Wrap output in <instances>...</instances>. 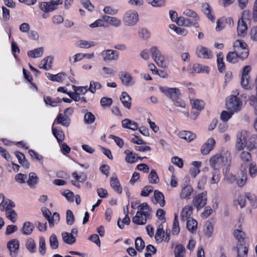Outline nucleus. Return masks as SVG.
Here are the masks:
<instances>
[{
	"label": "nucleus",
	"mask_w": 257,
	"mask_h": 257,
	"mask_svg": "<svg viewBox=\"0 0 257 257\" xmlns=\"http://www.w3.org/2000/svg\"><path fill=\"white\" fill-rule=\"evenodd\" d=\"M139 20L138 13L136 11L133 10L127 11L123 17V22L127 26H135Z\"/></svg>",
	"instance_id": "4"
},
{
	"label": "nucleus",
	"mask_w": 257,
	"mask_h": 257,
	"mask_svg": "<svg viewBox=\"0 0 257 257\" xmlns=\"http://www.w3.org/2000/svg\"><path fill=\"white\" fill-rule=\"evenodd\" d=\"M102 19L105 22L113 27H118L121 25V22L120 20L116 17L104 15L102 16Z\"/></svg>",
	"instance_id": "18"
},
{
	"label": "nucleus",
	"mask_w": 257,
	"mask_h": 257,
	"mask_svg": "<svg viewBox=\"0 0 257 257\" xmlns=\"http://www.w3.org/2000/svg\"><path fill=\"white\" fill-rule=\"evenodd\" d=\"M102 86L101 84L97 81H91L89 90L92 93H94L96 90L101 89Z\"/></svg>",
	"instance_id": "53"
},
{
	"label": "nucleus",
	"mask_w": 257,
	"mask_h": 257,
	"mask_svg": "<svg viewBox=\"0 0 257 257\" xmlns=\"http://www.w3.org/2000/svg\"><path fill=\"white\" fill-rule=\"evenodd\" d=\"M63 3L62 0H49V2H43L39 3V8L43 12L49 13L58 9L59 5Z\"/></svg>",
	"instance_id": "5"
},
{
	"label": "nucleus",
	"mask_w": 257,
	"mask_h": 257,
	"mask_svg": "<svg viewBox=\"0 0 257 257\" xmlns=\"http://www.w3.org/2000/svg\"><path fill=\"white\" fill-rule=\"evenodd\" d=\"M148 180L151 184H157L159 181L158 176L154 169L152 170L148 176Z\"/></svg>",
	"instance_id": "46"
},
{
	"label": "nucleus",
	"mask_w": 257,
	"mask_h": 257,
	"mask_svg": "<svg viewBox=\"0 0 257 257\" xmlns=\"http://www.w3.org/2000/svg\"><path fill=\"white\" fill-rule=\"evenodd\" d=\"M247 27L245 22L242 20H239L238 22L237 35L241 37L245 35L247 32Z\"/></svg>",
	"instance_id": "23"
},
{
	"label": "nucleus",
	"mask_w": 257,
	"mask_h": 257,
	"mask_svg": "<svg viewBox=\"0 0 257 257\" xmlns=\"http://www.w3.org/2000/svg\"><path fill=\"white\" fill-rule=\"evenodd\" d=\"M180 231V227L178 219V215L175 214L173 221L172 233L174 234H178Z\"/></svg>",
	"instance_id": "55"
},
{
	"label": "nucleus",
	"mask_w": 257,
	"mask_h": 257,
	"mask_svg": "<svg viewBox=\"0 0 257 257\" xmlns=\"http://www.w3.org/2000/svg\"><path fill=\"white\" fill-rule=\"evenodd\" d=\"M193 188L190 185H186L182 187L180 193V197L182 199L189 200L193 196Z\"/></svg>",
	"instance_id": "11"
},
{
	"label": "nucleus",
	"mask_w": 257,
	"mask_h": 257,
	"mask_svg": "<svg viewBox=\"0 0 257 257\" xmlns=\"http://www.w3.org/2000/svg\"><path fill=\"white\" fill-rule=\"evenodd\" d=\"M215 145V140L213 138L209 139L201 147V152L202 154L204 155L209 154L210 151L213 149Z\"/></svg>",
	"instance_id": "13"
},
{
	"label": "nucleus",
	"mask_w": 257,
	"mask_h": 257,
	"mask_svg": "<svg viewBox=\"0 0 257 257\" xmlns=\"http://www.w3.org/2000/svg\"><path fill=\"white\" fill-rule=\"evenodd\" d=\"M165 232L163 230V226L162 224L159 225L157 229V232L155 235V239L157 242H160L162 241L165 236Z\"/></svg>",
	"instance_id": "35"
},
{
	"label": "nucleus",
	"mask_w": 257,
	"mask_h": 257,
	"mask_svg": "<svg viewBox=\"0 0 257 257\" xmlns=\"http://www.w3.org/2000/svg\"><path fill=\"white\" fill-rule=\"evenodd\" d=\"M155 62L158 65V66L163 68H166L167 67V62L166 57L163 54H161L157 59H155Z\"/></svg>",
	"instance_id": "38"
},
{
	"label": "nucleus",
	"mask_w": 257,
	"mask_h": 257,
	"mask_svg": "<svg viewBox=\"0 0 257 257\" xmlns=\"http://www.w3.org/2000/svg\"><path fill=\"white\" fill-rule=\"evenodd\" d=\"M137 213L148 218L151 214V210L149 206L147 203H143L138 206V211Z\"/></svg>",
	"instance_id": "20"
},
{
	"label": "nucleus",
	"mask_w": 257,
	"mask_h": 257,
	"mask_svg": "<svg viewBox=\"0 0 257 257\" xmlns=\"http://www.w3.org/2000/svg\"><path fill=\"white\" fill-rule=\"evenodd\" d=\"M122 126L124 128H127L136 131L139 128V125L137 122L130 119L126 118L121 121Z\"/></svg>",
	"instance_id": "16"
},
{
	"label": "nucleus",
	"mask_w": 257,
	"mask_h": 257,
	"mask_svg": "<svg viewBox=\"0 0 257 257\" xmlns=\"http://www.w3.org/2000/svg\"><path fill=\"white\" fill-rule=\"evenodd\" d=\"M44 49L43 47L36 48L34 50L29 51L28 55L29 57L36 58L41 57L43 54Z\"/></svg>",
	"instance_id": "26"
},
{
	"label": "nucleus",
	"mask_w": 257,
	"mask_h": 257,
	"mask_svg": "<svg viewBox=\"0 0 257 257\" xmlns=\"http://www.w3.org/2000/svg\"><path fill=\"white\" fill-rule=\"evenodd\" d=\"M34 228V225L30 222H26L23 225L22 232L25 235H30L32 233Z\"/></svg>",
	"instance_id": "37"
},
{
	"label": "nucleus",
	"mask_w": 257,
	"mask_h": 257,
	"mask_svg": "<svg viewBox=\"0 0 257 257\" xmlns=\"http://www.w3.org/2000/svg\"><path fill=\"white\" fill-rule=\"evenodd\" d=\"M240 164H241V170H245L246 167L250 164L251 163V155L250 153L247 152H242L240 155Z\"/></svg>",
	"instance_id": "12"
},
{
	"label": "nucleus",
	"mask_w": 257,
	"mask_h": 257,
	"mask_svg": "<svg viewBox=\"0 0 257 257\" xmlns=\"http://www.w3.org/2000/svg\"><path fill=\"white\" fill-rule=\"evenodd\" d=\"M193 208L190 205L184 206L181 211L180 217L182 221L185 222L192 215Z\"/></svg>",
	"instance_id": "17"
},
{
	"label": "nucleus",
	"mask_w": 257,
	"mask_h": 257,
	"mask_svg": "<svg viewBox=\"0 0 257 257\" xmlns=\"http://www.w3.org/2000/svg\"><path fill=\"white\" fill-rule=\"evenodd\" d=\"M120 100L123 105L126 108L130 109L131 107V98L126 92H122Z\"/></svg>",
	"instance_id": "22"
},
{
	"label": "nucleus",
	"mask_w": 257,
	"mask_h": 257,
	"mask_svg": "<svg viewBox=\"0 0 257 257\" xmlns=\"http://www.w3.org/2000/svg\"><path fill=\"white\" fill-rule=\"evenodd\" d=\"M207 200V193L202 192L198 194L193 198L192 203L197 210H199L206 204Z\"/></svg>",
	"instance_id": "7"
},
{
	"label": "nucleus",
	"mask_w": 257,
	"mask_h": 257,
	"mask_svg": "<svg viewBox=\"0 0 257 257\" xmlns=\"http://www.w3.org/2000/svg\"><path fill=\"white\" fill-rule=\"evenodd\" d=\"M183 14L187 17L193 18V20H196L197 22L199 20L197 14L195 12L190 9L185 10L183 12Z\"/></svg>",
	"instance_id": "63"
},
{
	"label": "nucleus",
	"mask_w": 257,
	"mask_h": 257,
	"mask_svg": "<svg viewBox=\"0 0 257 257\" xmlns=\"http://www.w3.org/2000/svg\"><path fill=\"white\" fill-rule=\"evenodd\" d=\"M175 257H184L185 248L181 244L177 245L174 250Z\"/></svg>",
	"instance_id": "47"
},
{
	"label": "nucleus",
	"mask_w": 257,
	"mask_h": 257,
	"mask_svg": "<svg viewBox=\"0 0 257 257\" xmlns=\"http://www.w3.org/2000/svg\"><path fill=\"white\" fill-rule=\"evenodd\" d=\"M56 121L57 123L62 125L64 127H68L70 124V117L66 115H64L62 113H59L57 115Z\"/></svg>",
	"instance_id": "15"
},
{
	"label": "nucleus",
	"mask_w": 257,
	"mask_h": 257,
	"mask_svg": "<svg viewBox=\"0 0 257 257\" xmlns=\"http://www.w3.org/2000/svg\"><path fill=\"white\" fill-rule=\"evenodd\" d=\"M52 63V58L50 57H47L41 61L39 65L40 69L48 70L51 68Z\"/></svg>",
	"instance_id": "30"
},
{
	"label": "nucleus",
	"mask_w": 257,
	"mask_h": 257,
	"mask_svg": "<svg viewBox=\"0 0 257 257\" xmlns=\"http://www.w3.org/2000/svg\"><path fill=\"white\" fill-rule=\"evenodd\" d=\"M191 103L193 109H196L198 111H201L204 107V102L199 99H191Z\"/></svg>",
	"instance_id": "39"
},
{
	"label": "nucleus",
	"mask_w": 257,
	"mask_h": 257,
	"mask_svg": "<svg viewBox=\"0 0 257 257\" xmlns=\"http://www.w3.org/2000/svg\"><path fill=\"white\" fill-rule=\"evenodd\" d=\"M235 112L232 111H227L224 110L222 111L220 114V118L224 122L227 121L231 117L232 115Z\"/></svg>",
	"instance_id": "59"
},
{
	"label": "nucleus",
	"mask_w": 257,
	"mask_h": 257,
	"mask_svg": "<svg viewBox=\"0 0 257 257\" xmlns=\"http://www.w3.org/2000/svg\"><path fill=\"white\" fill-rule=\"evenodd\" d=\"M238 94L239 92L236 91L234 92V95H231L226 99V107L229 111L235 112L241 109L242 101L236 96Z\"/></svg>",
	"instance_id": "2"
},
{
	"label": "nucleus",
	"mask_w": 257,
	"mask_h": 257,
	"mask_svg": "<svg viewBox=\"0 0 257 257\" xmlns=\"http://www.w3.org/2000/svg\"><path fill=\"white\" fill-rule=\"evenodd\" d=\"M140 38L144 40H147L150 38V33L149 31L145 28L140 29L138 32Z\"/></svg>",
	"instance_id": "61"
},
{
	"label": "nucleus",
	"mask_w": 257,
	"mask_h": 257,
	"mask_svg": "<svg viewBox=\"0 0 257 257\" xmlns=\"http://www.w3.org/2000/svg\"><path fill=\"white\" fill-rule=\"evenodd\" d=\"M240 57L238 54L233 52H229L227 55L226 60L227 62L231 63H235L238 61Z\"/></svg>",
	"instance_id": "34"
},
{
	"label": "nucleus",
	"mask_w": 257,
	"mask_h": 257,
	"mask_svg": "<svg viewBox=\"0 0 257 257\" xmlns=\"http://www.w3.org/2000/svg\"><path fill=\"white\" fill-rule=\"evenodd\" d=\"M103 60L105 62L115 61L118 58L119 53L117 51L111 49L103 50L101 53Z\"/></svg>",
	"instance_id": "9"
},
{
	"label": "nucleus",
	"mask_w": 257,
	"mask_h": 257,
	"mask_svg": "<svg viewBox=\"0 0 257 257\" xmlns=\"http://www.w3.org/2000/svg\"><path fill=\"white\" fill-rule=\"evenodd\" d=\"M96 43L93 41L79 40L77 42V46L81 48L88 49L96 45Z\"/></svg>",
	"instance_id": "31"
},
{
	"label": "nucleus",
	"mask_w": 257,
	"mask_h": 257,
	"mask_svg": "<svg viewBox=\"0 0 257 257\" xmlns=\"http://www.w3.org/2000/svg\"><path fill=\"white\" fill-rule=\"evenodd\" d=\"M94 115L90 112H86L84 116V120L86 124H91L95 120Z\"/></svg>",
	"instance_id": "57"
},
{
	"label": "nucleus",
	"mask_w": 257,
	"mask_h": 257,
	"mask_svg": "<svg viewBox=\"0 0 257 257\" xmlns=\"http://www.w3.org/2000/svg\"><path fill=\"white\" fill-rule=\"evenodd\" d=\"M110 185L113 189L117 193L120 194L122 189L115 174L112 175L110 179Z\"/></svg>",
	"instance_id": "14"
},
{
	"label": "nucleus",
	"mask_w": 257,
	"mask_h": 257,
	"mask_svg": "<svg viewBox=\"0 0 257 257\" xmlns=\"http://www.w3.org/2000/svg\"><path fill=\"white\" fill-rule=\"evenodd\" d=\"M246 148L249 150L257 148V135L250 136L246 143Z\"/></svg>",
	"instance_id": "24"
},
{
	"label": "nucleus",
	"mask_w": 257,
	"mask_h": 257,
	"mask_svg": "<svg viewBox=\"0 0 257 257\" xmlns=\"http://www.w3.org/2000/svg\"><path fill=\"white\" fill-rule=\"evenodd\" d=\"M248 166L250 176L252 178L255 177L257 175V167L256 164L254 163H251Z\"/></svg>",
	"instance_id": "64"
},
{
	"label": "nucleus",
	"mask_w": 257,
	"mask_h": 257,
	"mask_svg": "<svg viewBox=\"0 0 257 257\" xmlns=\"http://www.w3.org/2000/svg\"><path fill=\"white\" fill-rule=\"evenodd\" d=\"M49 243L50 247L53 249H56L59 246V242L56 235L55 234H52L49 239Z\"/></svg>",
	"instance_id": "51"
},
{
	"label": "nucleus",
	"mask_w": 257,
	"mask_h": 257,
	"mask_svg": "<svg viewBox=\"0 0 257 257\" xmlns=\"http://www.w3.org/2000/svg\"><path fill=\"white\" fill-rule=\"evenodd\" d=\"M196 54L199 58L206 59H212L213 56L211 50L202 45L197 47Z\"/></svg>",
	"instance_id": "8"
},
{
	"label": "nucleus",
	"mask_w": 257,
	"mask_h": 257,
	"mask_svg": "<svg viewBox=\"0 0 257 257\" xmlns=\"http://www.w3.org/2000/svg\"><path fill=\"white\" fill-rule=\"evenodd\" d=\"M135 245L137 250L141 252L144 248L145 244L141 237H138L135 240Z\"/></svg>",
	"instance_id": "56"
},
{
	"label": "nucleus",
	"mask_w": 257,
	"mask_h": 257,
	"mask_svg": "<svg viewBox=\"0 0 257 257\" xmlns=\"http://www.w3.org/2000/svg\"><path fill=\"white\" fill-rule=\"evenodd\" d=\"M7 246L10 251L11 255L12 256H15L16 254V251L19 249V241L16 239L10 241L8 243Z\"/></svg>",
	"instance_id": "19"
},
{
	"label": "nucleus",
	"mask_w": 257,
	"mask_h": 257,
	"mask_svg": "<svg viewBox=\"0 0 257 257\" xmlns=\"http://www.w3.org/2000/svg\"><path fill=\"white\" fill-rule=\"evenodd\" d=\"M220 180L219 169H213L212 177L211 178V183L212 184L217 183Z\"/></svg>",
	"instance_id": "60"
},
{
	"label": "nucleus",
	"mask_w": 257,
	"mask_h": 257,
	"mask_svg": "<svg viewBox=\"0 0 257 257\" xmlns=\"http://www.w3.org/2000/svg\"><path fill=\"white\" fill-rule=\"evenodd\" d=\"M239 229H235L234 231V236L239 241H243L245 238V233L243 232L241 228V225L239 226Z\"/></svg>",
	"instance_id": "49"
},
{
	"label": "nucleus",
	"mask_w": 257,
	"mask_h": 257,
	"mask_svg": "<svg viewBox=\"0 0 257 257\" xmlns=\"http://www.w3.org/2000/svg\"><path fill=\"white\" fill-rule=\"evenodd\" d=\"M49 75L48 78L50 80L58 82L63 81L66 77L65 74L63 73H59L56 75L49 74Z\"/></svg>",
	"instance_id": "41"
},
{
	"label": "nucleus",
	"mask_w": 257,
	"mask_h": 257,
	"mask_svg": "<svg viewBox=\"0 0 257 257\" xmlns=\"http://www.w3.org/2000/svg\"><path fill=\"white\" fill-rule=\"evenodd\" d=\"M63 240L68 244H73L75 241V237L71 233L64 232L62 234Z\"/></svg>",
	"instance_id": "27"
},
{
	"label": "nucleus",
	"mask_w": 257,
	"mask_h": 257,
	"mask_svg": "<svg viewBox=\"0 0 257 257\" xmlns=\"http://www.w3.org/2000/svg\"><path fill=\"white\" fill-rule=\"evenodd\" d=\"M230 162V153L228 151L222 150L212 156L209 164L213 169H215L226 165Z\"/></svg>",
	"instance_id": "1"
},
{
	"label": "nucleus",
	"mask_w": 257,
	"mask_h": 257,
	"mask_svg": "<svg viewBox=\"0 0 257 257\" xmlns=\"http://www.w3.org/2000/svg\"><path fill=\"white\" fill-rule=\"evenodd\" d=\"M248 133L246 131H242L238 133L236 136L235 148L237 151L242 150L246 147V139L248 137Z\"/></svg>",
	"instance_id": "6"
},
{
	"label": "nucleus",
	"mask_w": 257,
	"mask_h": 257,
	"mask_svg": "<svg viewBox=\"0 0 257 257\" xmlns=\"http://www.w3.org/2000/svg\"><path fill=\"white\" fill-rule=\"evenodd\" d=\"M147 218L139 214V213H137L136 216L132 219L133 222L138 225L145 224L147 223Z\"/></svg>",
	"instance_id": "32"
},
{
	"label": "nucleus",
	"mask_w": 257,
	"mask_h": 257,
	"mask_svg": "<svg viewBox=\"0 0 257 257\" xmlns=\"http://www.w3.org/2000/svg\"><path fill=\"white\" fill-rule=\"evenodd\" d=\"M1 211H7L15 207V204L13 202L9 199H6L2 205Z\"/></svg>",
	"instance_id": "44"
},
{
	"label": "nucleus",
	"mask_w": 257,
	"mask_h": 257,
	"mask_svg": "<svg viewBox=\"0 0 257 257\" xmlns=\"http://www.w3.org/2000/svg\"><path fill=\"white\" fill-rule=\"evenodd\" d=\"M248 252L247 247L243 244H239L237 246V257H246Z\"/></svg>",
	"instance_id": "40"
},
{
	"label": "nucleus",
	"mask_w": 257,
	"mask_h": 257,
	"mask_svg": "<svg viewBox=\"0 0 257 257\" xmlns=\"http://www.w3.org/2000/svg\"><path fill=\"white\" fill-rule=\"evenodd\" d=\"M202 11L205 15L207 16L208 18L211 21H214V18L211 14V8L208 3H205L203 4L202 6Z\"/></svg>",
	"instance_id": "36"
},
{
	"label": "nucleus",
	"mask_w": 257,
	"mask_h": 257,
	"mask_svg": "<svg viewBox=\"0 0 257 257\" xmlns=\"http://www.w3.org/2000/svg\"><path fill=\"white\" fill-rule=\"evenodd\" d=\"M197 222L193 219H191L187 220V228L192 233L196 231L197 227Z\"/></svg>",
	"instance_id": "43"
},
{
	"label": "nucleus",
	"mask_w": 257,
	"mask_h": 257,
	"mask_svg": "<svg viewBox=\"0 0 257 257\" xmlns=\"http://www.w3.org/2000/svg\"><path fill=\"white\" fill-rule=\"evenodd\" d=\"M179 135L181 139L188 142L192 141L196 138V135L188 131L181 132Z\"/></svg>",
	"instance_id": "28"
},
{
	"label": "nucleus",
	"mask_w": 257,
	"mask_h": 257,
	"mask_svg": "<svg viewBox=\"0 0 257 257\" xmlns=\"http://www.w3.org/2000/svg\"><path fill=\"white\" fill-rule=\"evenodd\" d=\"M53 134L57 139L59 143H61L64 139V134L63 131L52 128Z\"/></svg>",
	"instance_id": "52"
},
{
	"label": "nucleus",
	"mask_w": 257,
	"mask_h": 257,
	"mask_svg": "<svg viewBox=\"0 0 257 257\" xmlns=\"http://www.w3.org/2000/svg\"><path fill=\"white\" fill-rule=\"evenodd\" d=\"M154 195L157 202L160 204V206L163 207L165 205V201L163 193L158 190H155Z\"/></svg>",
	"instance_id": "33"
},
{
	"label": "nucleus",
	"mask_w": 257,
	"mask_h": 257,
	"mask_svg": "<svg viewBox=\"0 0 257 257\" xmlns=\"http://www.w3.org/2000/svg\"><path fill=\"white\" fill-rule=\"evenodd\" d=\"M193 68L194 70L197 73H208L209 72V67L201 64H195L193 65Z\"/></svg>",
	"instance_id": "50"
},
{
	"label": "nucleus",
	"mask_w": 257,
	"mask_h": 257,
	"mask_svg": "<svg viewBox=\"0 0 257 257\" xmlns=\"http://www.w3.org/2000/svg\"><path fill=\"white\" fill-rule=\"evenodd\" d=\"M124 154L126 155L125 161L128 163H134L136 162L138 158L136 157V154L133 152L127 150L124 151Z\"/></svg>",
	"instance_id": "29"
},
{
	"label": "nucleus",
	"mask_w": 257,
	"mask_h": 257,
	"mask_svg": "<svg viewBox=\"0 0 257 257\" xmlns=\"http://www.w3.org/2000/svg\"><path fill=\"white\" fill-rule=\"evenodd\" d=\"M72 87L74 91L76 92L79 95L84 94L89 90V88L88 89L87 86H77L72 85Z\"/></svg>",
	"instance_id": "58"
},
{
	"label": "nucleus",
	"mask_w": 257,
	"mask_h": 257,
	"mask_svg": "<svg viewBox=\"0 0 257 257\" xmlns=\"http://www.w3.org/2000/svg\"><path fill=\"white\" fill-rule=\"evenodd\" d=\"M159 89L167 97L171 98L173 100L176 99L180 94L179 89L176 88L161 86L159 87Z\"/></svg>",
	"instance_id": "10"
},
{
	"label": "nucleus",
	"mask_w": 257,
	"mask_h": 257,
	"mask_svg": "<svg viewBox=\"0 0 257 257\" xmlns=\"http://www.w3.org/2000/svg\"><path fill=\"white\" fill-rule=\"evenodd\" d=\"M6 215L7 218L10 220L12 222L15 223L16 221L17 214L12 208L6 211Z\"/></svg>",
	"instance_id": "48"
},
{
	"label": "nucleus",
	"mask_w": 257,
	"mask_h": 257,
	"mask_svg": "<svg viewBox=\"0 0 257 257\" xmlns=\"http://www.w3.org/2000/svg\"><path fill=\"white\" fill-rule=\"evenodd\" d=\"M150 52L152 58L154 60L157 59V58L162 54V53L159 48L156 46L152 47L150 49Z\"/></svg>",
	"instance_id": "54"
},
{
	"label": "nucleus",
	"mask_w": 257,
	"mask_h": 257,
	"mask_svg": "<svg viewBox=\"0 0 257 257\" xmlns=\"http://www.w3.org/2000/svg\"><path fill=\"white\" fill-rule=\"evenodd\" d=\"M233 49L235 53L239 54L240 59H245L248 57V49L247 45L243 40H236L234 43Z\"/></svg>",
	"instance_id": "3"
},
{
	"label": "nucleus",
	"mask_w": 257,
	"mask_h": 257,
	"mask_svg": "<svg viewBox=\"0 0 257 257\" xmlns=\"http://www.w3.org/2000/svg\"><path fill=\"white\" fill-rule=\"evenodd\" d=\"M39 178L35 173L31 172L29 175V178L27 180V184L31 188H35L37 185Z\"/></svg>",
	"instance_id": "25"
},
{
	"label": "nucleus",
	"mask_w": 257,
	"mask_h": 257,
	"mask_svg": "<svg viewBox=\"0 0 257 257\" xmlns=\"http://www.w3.org/2000/svg\"><path fill=\"white\" fill-rule=\"evenodd\" d=\"M46 246L45 239L43 236L39 238V251L41 255H44L46 253Z\"/></svg>",
	"instance_id": "42"
},
{
	"label": "nucleus",
	"mask_w": 257,
	"mask_h": 257,
	"mask_svg": "<svg viewBox=\"0 0 257 257\" xmlns=\"http://www.w3.org/2000/svg\"><path fill=\"white\" fill-rule=\"evenodd\" d=\"M60 219L59 214L55 212L53 213L52 217H51L50 219L49 220V223L51 227H53L54 225V224L57 223Z\"/></svg>",
	"instance_id": "62"
},
{
	"label": "nucleus",
	"mask_w": 257,
	"mask_h": 257,
	"mask_svg": "<svg viewBox=\"0 0 257 257\" xmlns=\"http://www.w3.org/2000/svg\"><path fill=\"white\" fill-rule=\"evenodd\" d=\"M26 247L31 253H34L36 250V243L32 238H29L26 243Z\"/></svg>",
	"instance_id": "45"
},
{
	"label": "nucleus",
	"mask_w": 257,
	"mask_h": 257,
	"mask_svg": "<svg viewBox=\"0 0 257 257\" xmlns=\"http://www.w3.org/2000/svg\"><path fill=\"white\" fill-rule=\"evenodd\" d=\"M119 78L121 80L122 83L126 86L130 85L133 78L131 75L125 71H122L119 73Z\"/></svg>",
	"instance_id": "21"
}]
</instances>
